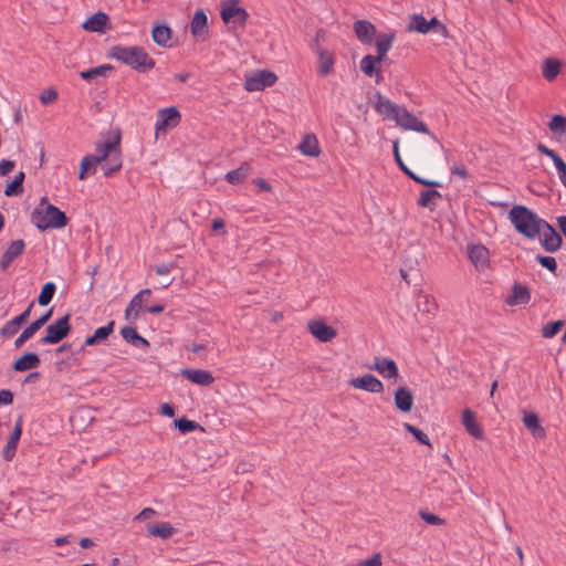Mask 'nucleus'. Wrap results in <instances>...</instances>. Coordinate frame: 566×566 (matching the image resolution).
Masks as SVG:
<instances>
[{"mask_svg": "<svg viewBox=\"0 0 566 566\" xmlns=\"http://www.w3.org/2000/svg\"><path fill=\"white\" fill-rule=\"evenodd\" d=\"M375 107L377 112L386 116L388 119L394 120L397 126L401 127L402 129L427 134L436 139L434 135L430 133L427 125L412 113H410L405 106L398 105L387 97L379 96Z\"/></svg>", "mask_w": 566, "mask_h": 566, "instance_id": "f257e3e1", "label": "nucleus"}, {"mask_svg": "<svg viewBox=\"0 0 566 566\" xmlns=\"http://www.w3.org/2000/svg\"><path fill=\"white\" fill-rule=\"evenodd\" d=\"M509 219L516 231L530 240L537 239L544 221L524 206H514L509 212Z\"/></svg>", "mask_w": 566, "mask_h": 566, "instance_id": "f03ea898", "label": "nucleus"}, {"mask_svg": "<svg viewBox=\"0 0 566 566\" xmlns=\"http://www.w3.org/2000/svg\"><path fill=\"white\" fill-rule=\"evenodd\" d=\"M32 222L40 230L61 229L66 226L67 218L63 211L50 203L46 197H42L32 212Z\"/></svg>", "mask_w": 566, "mask_h": 566, "instance_id": "7ed1b4c3", "label": "nucleus"}, {"mask_svg": "<svg viewBox=\"0 0 566 566\" xmlns=\"http://www.w3.org/2000/svg\"><path fill=\"white\" fill-rule=\"evenodd\" d=\"M111 55L115 60L127 64L135 70L146 71L155 66V61L144 49L138 46L116 45L113 48Z\"/></svg>", "mask_w": 566, "mask_h": 566, "instance_id": "20e7f679", "label": "nucleus"}, {"mask_svg": "<svg viewBox=\"0 0 566 566\" xmlns=\"http://www.w3.org/2000/svg\"><path fill=\"white\" fill-rule=\"evenodd\" d=\"M222 21L233 27H243L249 18L247 10L239 6V0H226L220 11Z\"/></svg>", "mask_w": 566, "mask_h": 566, "instance_id": "39448f33", "label": "nucleus"}, {"mask_svg": "<svg viewBox=\"0 0 566 566\" xmlns=\"http://www.w3.org/2000/svg\"><path fill=\"white\" fill-rule=\"evenodd\" d=\"M277 80V76L268 70L256 71L247 76L244 88L248 92L262 91L265 87L272 86Z\"/></svg>", "mask_w": 566, "mask_h": 566, "instance_id": "423d86ee", "label": "nucleus"}, {"mask_svg": "<svg viewBox=\"0 0 566 566\" xmlns=\"http://www.w3.org/2000/svg\"><path fill=\"white\" fill-rule=\"evenodd\" d=\"M71 331L69 315L59 318L46 327V334L42 337V344H57L67 336Z\"/></svg>", "mask_w": 566, "mask_h": 566, "instance_id": "0eeeda50", "label": "nucleus"}, {"mask_svg": "<svg viewBox=\"0 0 566 566\" xmlns=\"http://www.w3.org/2000/svg\"><path fill=\"white\" fill-rule=\"evenodd\" d=\"M180 120L181 114L177 107L170 106L159 109L157 113V120L155 124L156 134L158 135L160 132L165 133L167 129L177 127Z\"/></svg>", "mask_w": 566, "mask_h": 566, "instance_id": "6e6552de", "label": "nucleus"}, {"mask_svg": "<svg viewBox=\"0 0 566 566\" xmlns=\"http://www.w3.org/2000/svg\"><path fill=\"white\" fill-rule=\"evenodd\" d=\"M537 238L539 239L542 247L548 252H555L562 245V237L545 220L543 221V226H541V233Z\"/></svg>", "mask_w": 566, "mask_h": 566, "instance_id": "1a4fd4ad", "label": "nucleus"}, {"mask_svg": "<svg viewBox=\"0 0 566 566\" xmlns=\"http://www.w3.org/2000/svg\"><path fill=\"white\" fill-rule=\"evenodd\" d=\"M349 385L355 389H361L370 394H381L384 391L382 382L371 374L352 378Z\"/></svg>", "mask_w": 566, "mask_h": 566, "instance_id": "9d476101", "label": "nucleus"}, {"mask_svg": "<svg viewBox=\"0 0 566 566\" xmlns=\"http://www.w3.org/2000/svg\"><path fill=\"white\" fill-rule=\"evenodd\" d=\"M468 255L474 268L483 272L489 268L490 253L489 250L482 244H472L468 247Z\"/></svg>", "mask_w": 566, "mask_h": 566, "instance_id": "9b49d317", "label": "nucleus"}, {"mask_svg": "<svg viewBox=\"0 0 566 566\" xmlns=\"http://www.w3.org/2000/svg\"><path fill=\"white\" fill-rule=\"evenodd\" d=\"M310 333L319 342L327 343L336 337V329L324 323L322 319L311 321L307 324Z\"/></svg>", "mask_w": 566, "mask_h": 566, "instance_id": "f8f14e48", "label": "nucleus"}, {"mask_svg": "<svg viewBox=\"0 0 566 566\" xmlns=\"http://www.w3.org/2000/svg\"><path fill=\"white\" fill-rule=\"evenodd\" d=\"M369 369L376 370L384 378H398L397 364L388 357H376L374 364L369 366Z\"/></svg>", "mask_w": 566, "mask_h": 566, "instance_id": "ddd939ff", "label": "nucleus"}, {"mask_svg": "<svg viewBox=\"0 0 566 566\" xmlns=\"http://www.w3.org/2000/svg\"><path fill=\"white\" fill-rule=\"evenodd\" d=\"M119 137L113 140H106L103 143H96L95 154H92L95 159H98V164L108 160L113 155L119 151Z\"/></svg>", "mask_w": 566, "mask_h": 566, "instance_id": "4468645a", "label": "nucleus"}, {"mask_svg": "<svg viewBox=\"0 0 566 566\" xmlns=\"http://www.w3.org/2000/svg\"><path fill=\"white\" fill-rule=\"evenodd\" d=\"M461 421L467 432L478 440L484 438L483 429L476 420L475 413L471 409H464L462 411Z\"/></svg>", "mask_w": 566, "mask_h": 566, "instance_id": "2eb2a0df", "label": "nucleus"}, {"mask_svg": "<svg viewBox=\"0 0 566 566\" xmlns=\"http://www.w3.org/2000/svg\"><path fill=\"white\" fill-rule=\"evenodd\" d=\"M22 424L23 420L22 417L20 416L14 423L13 430L10 433L9 440L4 449L2 450V455L4 457L6 460H11L15 454L17 446L22 433Z\"/></svg>", "mask_w": 566, "mask_h": 566, "instance_id": "dca6fc26", "label": "nucleus"}, {"mask_svg": "<svg viewBox=\"0 0 566 566\" xmlns=\"http://www.w3.org/2000/svg\"><path fill=\"white\" fill-rule=\"evenodd\" d=\"M190 32L198 40H205L208 33V18L203 10H197L190 23Z\"/></svg>", "mask_w": 566, "mask_h": 566, "instance_id": "f3484780", "label": "nucleus"}, {"mask_svg": "<svg viewBox=\"0 0 566 566\" xmlns=\"http://www.w3.org/2000/svg\"><path fill=\"white\" fill-rule=\"evenodd\" d=\"M181 376L199 386H209L214 381L212 374L205 369L186 368L181 370Z\"/></svg>", "mask_w": 566, "mask_h": 566, "instance_id": "a211bd4d", "label": "nucleus"}, {"mask_svg": "<svg viewBox=\"0 0 566 566\" xmlns=\"http://www.w3.org/2000/svg\"><path fill=\"white\" fill-rule=\"evenodd\" d=\"M354 31L357 39L365 44L370 43L376 33L375 27L366 20L356 21L354 23Z\"/></svg>", "mask_w": 566, "mask_h": 566, "instance_id": "6ab92c4d", "label": "nucleus"}, {"mask_svg": "<svg viewBox=\"0 0 566 566\" xmlns=\"http://www.w3.org/2000/svg\"><path fill=\"white\" fill-rule=\"evenodd\" d=\"M317 55H318L317 73L321 76H326L334 69V64H335L334 55L329 51L324 50V49H317Z\"/></svg>", "mask_w": 566, "mask_h": 566, "instance_id": "aec40b11", "label": "nucleus"}, {"mask_svg": "<svg viewBox=\"0 0 566 566\" xmlns=\"http://www.w3.org/2000/svg\"><path fill=\"white\" fill-rule=\"evenodd\" d=\"M395 405L402 412H409L413 405V396L406 387H399L395 392Z\"/></svg>", "mask_w": 566, "mask_h": 566, "instance_id": "412c9836", "label": "nucleus"}, {"mask_svg": "<svg viewBox=\"0 0 566 566\" xmlns=\"http://www.w3.org/2000/svg\"><path fill=\"white\" fill-rule=\"evenodd\" d=\"M24 248L25 243L23 240L19 239L12 241L2 254V270L8 268L13 260L20 256L24 251Z\"/></svg>", "mask_w": 566, "mask_h": 566, "instance_id": "4be33fe9", "label": "nucleus"}, {"mask_svg": "<svg viewBox=\"0 0 566 566\" xmlns=\"http://www.w3.org/2000/svg\"><path fill=\"white\" fill-rule=\"evenodd\" d=\"M297 148L303 155L310 157H317L321 154L318 140L313 134L305 135Z\"/></svg>", "mask_w": 566, "mask_h": 566, "instance_id": "5701e85b", "label": "nucleus"}, {"mask_svg": "<svg viewBox=\"0 0 566 566\" xmlns=\"http://www.w3.org/2000/svg\"><path fill=\"white\" fill-rule=\"evenodd\" d=\"M531 300L530 291L526 286L515 284L512 287V293L507 297L506 303L511 306L527 304Z\"/></svg>", "mask_w": 566, "mask_h": 566, "instance_id": "b1692460", "label": "nucleus"}, {"mask_svg": "<svg viewBox=\"0 0 566 566\" xmlns=\"http://www.w3.org/2000/svg\"><path fill=\"white\" fill-rule=\"evenodd\" d=\"M146 527L150 536L161 539L171 537L176 532L175 527L168 522H160L156 524L149 523Z\"/></svg>", "mask_w": 566, "mask_h": 566, "instance_id": "393cba45", "label": "nucleus"}, {"mask_svg": "<svg viewBox=\"0 0 566 566\" xmlns=\"http://www.w3.org/2000/svg\"><path fill=\"white\" fill-rule=\"evenodd\" d=\"M107 23V14H105L104 12H97L83 23V28L90 32H104Z\"/></svg>", "mask_w": 566, "mask_h": 566, "instance_id": "a878e982", "label": "nucleus"}, {"mask_svg": "<svg viewBox=\"0 0 566 566\" xmlns=\"http://www.w3.org/2000/svg\"><path fill=\"white\" fill-rule=\"evenodd\" d=\"M523 423L534 438L541 439L545 436V430L541 426L538 416L536 413H524Z\"/></svg>", "mask_w": 566, "mask_h": 566, "instance_id": "bb28decb", "label": "nucleus"}, {"mask_svg": "<svg viewBox=\"0 0 566 566\" xmlns=\"http://www.w3.org/2000/svg\"><path fill=\"white\" fill-rule=\"evenodd\" d=\"M25 178L24 172L21 170L14 175L12 180H8L3 193L7 197L20 196L23 192V180Z\"/></svg>", "mask_w": 566, "mask_h": 566, "instance_id": "cd10ccee", "label": "nucleus"}, {"mask_svg": "<svg viewBox=\"0 0 566 566\" xmlns=\"http://www.w3.org/2000/svg\"><path fill=\"white\" fill-rule=\"evenodd\" d=\"M40 364V358L34 353H27L15 360L13 368L17 371H25L36 368Z\"/></svg>", "mask_w": 566, "mask_h": 566, "instance_id": "c85d7f7f", "label": "nucleus"}, {"mask_svg": "<svg viewBox=\"0 0 566 566\" xmlns=\"http://www.w3.org/2000/svg\"><path fill=\"white\" fill-rule=\"evenodd\" d=\"M120 334L123 338L137 348L147 347L149 343L140 336L135 327L126 326L122 328Z\"/></svg>", "mask_w": 566, "mask_h": 566, "instance_id": "c756f323", "label": "nucleus"}, {"mask_svg": "<svg viewBox=\"0 0 566 566\" xmlns=\"http://www.w3.org/2000/svg\"><path fill=\"white\" fill-rule=\"evenodd\" d=\"M395 40L394 32L381 33L376 39V50L377 55L381 60L385 57L387 52L391 49L392 42Z\"/></svg>", "mask_w": 566, "mask_h": 566, "instance_id": "7c9ffc66", "label": "nucleus"}, {"mask_svg": "<svg viewBox=\"0 0 566 566\" xmlns=\"http://www.w3.org/2000/svg\"><path fill=\"white\" fill-rule=\"evenodd\" d=\"M151 35L156 44L167 46L171 40V30L166 24H159L153 29Z\"/></svg>", "mask_w": 566, "mask_h": 566, "instance_id": "2f4dec72", "label": "nucleus"}, {"mask_svg": "<svg viewBox=\"0 0 566 566\" xmlns=\"http://www.w3.org/2000/svg\"><path fill=\"white\" fill-rule=\"evenodd\" d=\"M150 290L145 289L138 292L129 302L128 306L125 310V315L127 318L136 317L138 315V311L143 306V297L144 295H149Z\"/></svg>", "mask_w": 566, "mask_h": 566, "instance_id": "473e14b6", "label": "nucleus"}, {"mask_svg": "<svg viewBox=\"0 0 566 566\" xmlns=\"http://www.w3.org/2000/svg\"><path fill=\"white\" fill-rule=\"evenodd\" d=\"M560 62L556 59H546L543 64L542 74L545 80L553 81L560 72Z\"/></svg>", "mask_w": 566, "mask_h": 566, "instance_id": "72a5a7b5", "label": "nucleus"}, {"mask_svg": "<svg viewBox=\"0 0 566 566\" xmlns=\"http://www.w3.org/2000/svg\"><path fill=\"white\" fill-rule=\"evenodd\" d=\"M98 164V159H95L93 155H86L83 157L80 164V174L78 178L81 180L86 178V175H92L96 171Z\"/></svg>", "mask_w": 566, "mask_h": 566, "instance_id": "f704fd0d", "label": "nucleus"}, {"mask_svg": "<svg viewBox=\"0 0 566 566\" xmlns=\"http://www.w3.org/2000/svg\"><path fill=\"white\" fill-rule=\"evenodd\" d=\"M381 61L382 60L378 56L366 55L360 60L359 66L364 74L373 77L374 74L378 71L376 66L379 65Z\"/></svg>", "mask_w": 566, "mask_h": 566, "instance_id": "c9c22d12", "label": "nucleus"}, {"mask_svg": "<svg viewBox=\"0 0 566 566\" xmlns=\"http://www.w3.org/2000/svg\"><path fill=\"white\" fill-rule=\"evenodd\" d=\"M408 31L427 34L429 32L428 20L421 14H412L408 24Z\"/></svg>", "mask_w": 566, "mask_h": 566, "instance_id": "e433bc0d", "label": "nucleus"}, {"mask_svg": "<svg viewBox=\"0 0 566 566\" xmlns=\"http://www.w3.org/2000/svg\"><path fill=\"white\" fill-rule=\"evenodd\" d=\"M440 198H441V193L437 190H433V189L423 190L420 192V196L418 199V205L420 207L429 208L430 210H433L434 206H436L434 200L440 199Z\"/></svg>", "mask_w": 566, "mask_h": 566, "instance_id": "4c0bfd02", "label": "nucleus"}, {"mask_svg": "<svg viewBox=\"0 0 566 566\" xmlns=\"http://www.w3.org/2000/svg\"><path fill=\"white\" fill-rule=\"evenodd\" d=\"M249 175V168L245 165L240 166L226 174L224 179L231 185L241 184Z\"/></svg>", "mask_w": 566, "mask_h": 566, "instance_id": "58836bf2", "label": "nucleus"}, {"mask_svg": "<svg viewBox=\"0 0 566 566\" xmlns=\"http://www.w3.org/2000/svg\"><path fill=\"white\" fill-rule=\"evenodd\" d=\"M417 308L420 312L432 314L437 311L438 305L432 296L420 293L419 298L417 301Z\"/></svg>", "mask_w": 566, "mask_h": 566, "instance_id": "ea45409f", "label": "nucleus"}, {"mask_svg": "<svg viewBox=\"0 0 566 566\" xmlns=\"http://www.w3.org/2000/svg\"><path fill=\"white\" fill-rule=\"evenodd\" d=\"M112 70L111 65H99L96 67H92L80 73V76L85 81H93L99 76H106L107 73Z\"/></svg>", "mask_w": 566, "mask_h": 566, "instance_id": "a19ab883", "label": "nucleus"}, {"mask_svg": "<svg viewBox=\"0 0 566 566\" xmlns=\"http://www.w3.org/2000/svg\"><path fill=\"white\" fill-rule=\"evenodd\" d=\"M122 167V155L120 150L113 155L108 160L104 161L102 169L106 177H109Z\"/></svg>", "mask_w": 566, "mask_h": 566, "instance_id": "79ce46f5", "label": "nucleus"}, {"mask_svg": "<svg viewBox=\"0 0 566 566\" xmlns=\"http://www.w3.org/2000/svg\"><path fill=\"white\" fill-rule=\"evenodd\" d=\"M548 128L555 135L566 134V116L554 115L548 123Z\"/></svg>", "mask_w": 566, "mask_h": 566, "instance_id": "37998d69", "label": "nucleus"}, {"mask_svg": "<svg viewBox=\"0 0 566 566\" xmlns=\"http://www.w3.org/2000/svg\"><path fill=\"white\" fill-rule=\"evenodd\" d=\"M55 291H56V286L53 282H48L43 285L42 290H41V293L39 295V298H38V302L41 306H45L48 305L54 294H55Z\"/></svg>", "mask_w": 566, "mask_h": 566, "instance_id": "c03bdc74", "label": "nucleus"}, {"mask_svg": "<svg viewBox=\"0 0 566 566\" xmlns=\"http://www.w3.org/2000/svg\"><path fill=\"white\" fill-rule=\"evenodd\" d=\"M403 428L409 433H411L415 437V439H417L421 444L429 446V447L431 446L428 436L422 430L416 428L415 426H412L408 422L403 423Z\"/></svg>", "mask_w": 566, "mask_h": 566, "instance_id": "a18cd8bd", "label": "nucleus"}, {"mask_svg": "<svg viewBox=\"0 0 566 566\" xmlns=\"http://www.w3.org/2000/svg\"><path fill=\"white\" fill-rule=\"evenodd\" d=\"M113 331H114V322H109L107 325L98 327L94 332L93 337L99 344V343L106 340L107 337L113 333Z\"/></svg>", "mask_w": 566, "mask_h": 566, "instance_id": "49530a36", "label": "nucleus"}, {"mask_svg": "<svg viewBox=\"0 0 566 566\" xmlns=\"http://www.w3.org/2000/svg\"><path fill=\"white\" fill-rule=\"evenodd\" d=\"M563 325H564L563 321H555V322L546 324L542 329L543 337H545V338L554 337L562 329Z\"/></svg>", "mask_w": 566, "mask_h": 566, "instance_id": "de8ad7c7", "label": "nucleus"}, {"mask_svg": "<svg viewBox=\"0 0 566 566\" xmlns=\"http://www.w3.org/2000/svg\"><path fill=\"white\" fill-rule=\"evenodd\" d=\"M21 324H22V322L17 316L14 318L10 319L2 327V336L14 335L18 332Z\"/></svg>", "mask_w": 566, "mask_h": 566, "instance_id": "09e8293b", "label": "nucleus"}, {"mask_svg": "<svg viewBox=\"0 0 566 566\" xmlns=\"http://www.w3.org/2000/svg\"><path fill=\"white\" fill-rule=\"evenodd\" d=\"M537 261L539 264L544 268H546L549 272L555 273L557 270V262L555 258L553 256H544V255H537Z\"/></svg>", "mask_w": 566, "mask_h": 566, "instance_id": "8fccbe9b", "label": "nucleus"}, {"mask_svg": "<svg viewBox=\"0 0 566 566\" xmlns=\"http://www.w3.org/2000/svg\"><path fill=\"white\" fill-rule=\"evenodd\" d=\"M175 424L179 429V431L182 433H187V432L195 430V428L197 426L195 421L188 420L186 418L176 420Z\"/></svg>", "mask_w": 566, "mask_h": 566, "instance_id": "3c124183", "label": "nucleus"}, {"mask_svg": "<svg viewBox=\"0 0 566 566\" xmlns=\"http://www.w3.org/2000/svg\"><path fill=\"white\" fill-rule=\"evenodd\" d=\"M554 166L556 168L560 184L566 188V164L560 158L559 160H556Z\"/></svg>", "mask_w": 566, "mask_h": 566, "instance_id": "603ef678", "label": "nucleus"}, {"mask_svg": "<svg viewBox=\"0 0 566 566\" xmlns=\"http://www.w3.org/2000/svg\"><path fill=\"white\" fill-rule=\"evenodd\" d=\"M40 101L42 104H50L52 102H54L56 98H57V93L55 90L53 88H48V90H44L41 94H40Z\"/></svg>", "mask_w": 566, "mask_h": 566, "instance_id": "864d4df0", "label": "nucleus"}, {"mask_svg": "<svg viewBox=\"0 0 566 566\" xmlns=\"http://www.w3.org/2000/svg\"><path fill=\"white\" fill-rule=\"evenodd\" d=\"M407 176L410 177L413 181L423 185V186H431V187H440V182L434 180H428L424 178L419 177L413 171H407Z\"/></svg>", "mask_w": 566, "mask_h": 566, "instance_id": "5fc2aeb1", "label": "nucleus"}, {"mask_svg": "<svg viewBox=\"0 0 566 566\" xmlns=\"http://www.w3.org/2000/svg\"><path fill=\"white\" fill-rule=\"evenodd\" d=\"M421 518L430 525H441L443 524V520L439 517L436 514H432L430 512H421L420 513Z\"/></svg>", "mask_w": 566, "mask_h": 566, "instance_id": "6e6d98bb", "label": "nucleus"}, {"mask_svg": "<svg viewBox=\"0 0 566 566\" xmlns=\"http://www.w3.org/2000/svg\"><path fill=\"white\" fill-rule=\"evenodd\" d=\"M536 148H537V150H538L541 154H543V155H545V156L549 157V158L553 160V163H554V164L556 163V160H559V159L562 158V157H560L559 155H557L553 149L548 148V147H547L546 145H544V144H541V143H539V144H537Z\"/></svg>", "mask_w": 566, "mask_h": 566, "instance_id": "4d7b16f0", "label": "nucleus"}, {"mask_svg": "<svg viewBox=\"0 0 566 566\" xmlns=\"http://www.w3.org/2000/svg\"><path fill=\"white\" fill-rule=\"evenodd\" d=\"M450 171L452 175L460 177L461 179L468 178V170L463 165L452 164L450 165Z\"/></svg>", "mask_w": 566, "mask_h": 566, "instance_id": "13d9d810", "label": "nucleus"}, {"mask_svg": "<svg viewBox=\"0 0 566 566\" xmlns=\"http://www.w3.org/2000/svg\"><path fill=\"white\" fill-rule=\"evenodd\" d=\"M394 155H395V159H396V163L397 165L399 166V168L407 175V171H411L406 165H405V160L401 159L400 157V154H399V149H398V142H395L394 143Z\"/></svg>", "mask_w": 566, "mask_h": 566, "instance_id": "bf43d9fd", "label": "nucleus"}, {"mask_svg": "<svg viewBox=\"0 0 566 566\" xmlns=\"http://www.w3.org/2000/svg\"><path fill=\"white\" fill-rule=\"evenodd\" d=\"M357 566H381L380 554H375L370 558L360 560Z\"/></svg>", "mask_w": 566, "mask_h": 566, "instance_id": "052dcab7", "label": "nucleus"}, {"mask_svg": "<svg viewBox=\"0 0 566 566\" xmlns=\"http://www.w3.org/2000/svg\"><path fill=\"white\" fill-rule=\"evenodd\" d=\"M154 515H156V511L151 507H146L142 512H139L134 520L144 521L153 517Z\"/></svg>", "mask_w": 566, "mask_h": 566, "instance_id": "680f3d73", "label": "nucleus"}, {"mask_svg": "<svg viewBox=\"0 0 566 566\" xmlns=\"http://www.w3.org/2000/svg\"><path fill=\"white\" fill-rule=\"evenodd\" d=\"M39 329H40V327H39L38 323L33 322L22 333L28 338H31Z\"/></svg>", "mask_w": 566, "mask_h": 566, "instance_id": "e2e57ef3", "label": "nucleus"}, {"mask_svg": "<svg viewBox=\"0 0 566 566\" xmlns=\"http://www.w3.org/2000/svg\"><path fill=\"white\" fill-rule=\"evenodd\" d=\"M172 265L169 263H161L156 266L155 271L158 275H167L171 271Z\"/></svg>", "mask_w": 566, "mask_h": 566, "instance_id": "0e129e2a", "label": "nucleus"}, {"mask_svg": "<svg viewBox=\"0 0 566 566\" xmlns=\"http://www.w3.org/2000/svg\"><path fill=\"white\" fill-rule=\"evenodd\" d=\"M15 164L12 160L2 159V177L11 172L14 168Z\"/></svg>", "mask_w": 566, "mask_h": 566, "instance_id": "69168bd1", "label": "nucleus"}, {"mask_svg": "<svg viewBox=\"0 0 566 566\" xmlns=\"http://www.w3.org/2000/svg\"><path fill=\"white\" fill-rule=\"evenodd\" d=\"M160 413L166 417H174L175 410H174L172 406H170L169 403H163L160 406Z\"/></svg>", "mask_w": 566, "mask_h": 566, "instance_id": "338daca9", "label": "nucleus"}, {"mask_svg": "<svg viewBox=\"0 0 566 566\" xmlns=\"http://www.w3.org/2000/svg\"><path fill=\"white\" fill-rule=\"evenodd\" d=\"M557 224H558L560 231L563 232V234L566 238V216L558 217L557 218Z\"/></svg>", "mask_w": 566, "mask_h": 566, "instance_id": "774afa93", "label": "nucleus"}]
</instances>
